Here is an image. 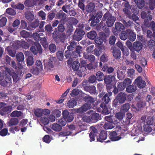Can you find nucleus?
I'll return each instance as SVG.
<instances>
[{
  "mask_svg": "<svg viewBox=\"0 0 155 155\" xmlns=\"http://www.w3.org/2000/svg\"><path fill=\"white\" fill-rule=\"evenodd\" d=\"M116 19V18L112 16L109 12H107L104 15L102 18L104 21L106 20L107 25L108 27H111L113 25Z\"/></svg>",
  "mask_w": 155,
  "mask_h": 155,
  "instance_id": "nucleus-1",
  "label": "nucleus"
},
{
  "mask_svg": "<svg viewBox=\"0 0 155 155\" xmlns=\"http://www.w3.org/2000/svg\"><path fill=\"white\" fill-rule=\"evenodd\" d=\"M30 50L35 55L38 53L41 54L42 53V49L41 45L38 42H35L30 47Z\"/></svg>",
  "mask_w": 155,
  "mask_h": 155,
  "instance_id": "nucleus-2",
  "label": "nucleus"
},
{
  "mask_svg": "<svg viewBox=\"0 0 155 155\" xmlns=\"http://www.w3.org/2000/svg\"><path fill=\"white\" fill-rule=\"evenodd\" d=\"M4 80L0 82L1 85L4 87H9L12 85V80L11 75L7 74L5 75Z\"/></svg>",
  "mask_w": 155,
  "mask_h": 155,
  "instance_id": "nucleus-3",
  "label": "nucleus"
},
{
  "mask_svg": "<svg viewBox=\"0 0 155 155\" xmlns=\"http://www.w3.org/2000/svg\"><path fill=\"white\" fill-rule=\"evenodd\" d=\"M82 86L85 91L91 95H95L97 93L96 87L94 85L83 84Z\"/></svg>",
  "mask_w": 155,
  "mask_h": 155,
  "instance_id": "nucleus-4",
  "label": "nucleus"
},
{
  "mask_svg": "<svg viewBox=\"0 0 155 155\" xmlns=\"http://www.w3.org/2000/svg\"><path fill=\"white\" fill-rule=\"evenodd\" d=\"M62 115L63 118L68 122H71L74 118L73 114L71 112H69L67 110L63 111Z\"/></svg>",
  "mask_w": 155,
  "mask_h": 155,
  "instance_id": "nucleus-5",
  "label": "nucleus"
},
{
  "mask_svg": "<svg viewBox=\"0 0 155 155\" xmlns=\"http://www.w3.org/2000/svg\"><path fill=\"white\" fill-rule=\"evenodd\" d=\"M85 34L83 33V31H75L74 34L72 36V39L73 41H79L82 39L83 36Z\"/></svg>",
  "mask_w": 155,
  "mask_h": 155,
  "instance_id": "nucleus-6",
  "label": "nucleus"
},
{
  "mask_svg": "<svg viewBox=\"0 0 155 155\" xmlns=\"http://www.w3.org/2000/svg\"><path fill=\"white\" fill-rule=\"evenodd\" d=\"M107 93H106L102 97L101 104H107L110 101L111 99L110 97L112 95V93L109 91H107Z\"/></svg>",
  "mask_w": 155,
  "mask_h": 155,
  "instance_id": "nucleus-7",
  "label": "nucleus"
},
{
  "mask_svg": "<svg viewBox=\"0 0 155 155\" xmlns=\"http://www.w3.org/2000/svg\"><path fill=\"white\" fill-rule=\"evenodd\" d=\"M134 84H136L137 86L140 88H143L146 85L145 81L142 80L140 76L138 77L135 80Z\"/></svg>",
  "mask_w": 155,
  "mask_h": 155,
  "instance_id": "nucleus-8",
  "label": "nucleus"
},
{
  "mask_svg": "<svg viewBox=\"0 0 155 155\" xmlns=\"http://www.w3.org/2000/svg\"><path fill=\"white\" fill-rule=\"evenodd\" d=\"M117 122L116 120H114V121H108L106 122L104 125V127L105 129H112L117 127Z\"/></svg>",
  "mask_w": 155,
  "mask_h": 155,
  "instance_id": "nucleus-9",
  "label": "nucleus"
},
{
  "mask_svg": "<svg viewBox=\"0 0 155 155\" xmlns=\"http://www.w3.org/2000/svg\"><path fill=\"white\" fill-rule=\"evenodd\" d=\"M151 12L150 11H142L141 13V17L142 18L145 19L147 21H151L152 19V16L150 15Z\"/></svg>",
  "mask_w": 155,
  "mask_h": 155,
  "instance_id": "nucleus-10",
  "label": "nucleus"
},
{
  "mask_svg": "<svg viewBox=\"0 0 155 155\" xmlns=\"http://www.w3.org/2000/svg\"><path fill=\"white\" fill-rule=\"evenodd\" d=\"M90 108L91 106L90 104L85 103L80 107L76 109V111L77 113L82 114L87 111Z\"/></svg>",
  "mask_w": 155,
  "mask_h": 155,
  "instance_id": "nucleus-11",
  "label": "nucleus"
},
{
  "mask_svg": "<svg viewBox=\"0 0 155 155\" xmlns=\"http://www.w3.org/2000/svg\"><path fill=\"white\" fill-rule=\"evenodd\" d=\"M115 29L113 33L115 35H117L119 32L123 30L124 28V25L120 22H116L115 24Z\"/></svg>",
  "mask_w": 155,
  "mask_h": 155,
  "instance_id": "nucleus-12",
  "label": "nucleus"
},
{
  "mask_svg": "<svg viewBox=\"0 0 155 155\" xmlns=\"http://www.w3.org/2000/svg\"><path fill=\"white\" fill-rule=\"evenodd\" d=\"M127 94L125 93L120 92L118 94L116 98L120 103L123 104L127 100Z\"/></svg>",
  "mask_w": 155,
  "mask_h": 155,
  "instance_id": "nucleus-13",
  "label": "nucleus"
},
{
  "mask_svg": "<svg viewBox=\"0 0 155 155\" xmlns=\"http://www.w3.org/2000/svg\"><path fill=\"white\" fill-rule=\"evenodd\" d=\"M89 19L88 21H91V26L92 27H94L99 23L100 20L99 19H96L95 16L93 14H91L89 15Z\"/></svg>",
  "mask_w": 155,
  "mask_h": 155,
  "instance_id": "nucleus-14",
  "label": "nucleus"
},
{
  "mask_svg": "<svg viewBox=\"0 0 155 155\" xmlns=\"http://www.w3.org/2000/svg\"><path fill=\"white\" fill-rule=\"evenodd\" d=\"M12 110V107L11 106H5L0 109V115L4 116L6 114L11 112Z\"/></svg>",
  "mask_w": 155,
  "mask_h": 155,
  "instance_id": "nucleus-15",
  "label": "nucleus"
},
{
  "mask_svg": "<svg viewBox=\"0 0 155 155\" xmlns=\"http://www.w3.org/2000/svg\"><path fill=\"white\" fill-rule=\"evenodd\" d=\"M16 44V46L17 48L22 47L23 48L27 49L29 48V44L24 41H22L21 42L18 41Z\"/></svg>",
  "mask_w": 155,
  "mask_h": 155,
  "instance_id": "nucleus-16",
  "label": "nucleus"
},
{
  "mask_svg": "<svg viewBox=\"0 0 155 155\" xmlns=\"http://www.w3.org/2000/svg\"><path fill=\"white\" fill-rule=\"evenodd\" d=\"M143 47L142 43L139 41H136L133 43V51L139 52L140 51Z\"/></svg>",
  "mask_w": 155,
  "mask_h": 155,
  "instance_id": "nucleus-17",
  "label": "nucleus"
},
{
  "mask_svg": "<svg viewBox=\"0 0 155 155\" xmlns=\"http://www.w3.org/2000/svg\"><path fill=\"white\" fill-rule=\"evenodd\" d=\"M128 33V39L131 41H134L136 39V34L131 30L128 29L126 30Z\"/></svg>",
  "mask_w": 155,
  "mask_h": 155,
  "instance_id": "nucleus-18",
  "label": "nucleus"
},
{
  "mask_svg": "<svg viewBox=\"0 0 155 155\" xmlns=\"http://www.w3.org/2000/svg\"><path fill=\"white\" fill-rule=\"evenodd\" d=\"M143 24L147 27L150 28L153 31L155 30V23L153 21L149 22V21L144 20Z\"/></svg>",
  "mask_w": 155,
  "mask_h": 155,
  "instance_id": "nucleus-19",
  "label": "nucleus"
},
{
  "mask_svg": "<svg viewBox=\"0 0 155 155\" xmlns=\"http://www.w3.org/2000/svg\"><path fill=\"white\" fill-rule=\"evenodd\" d=\"M100 111L99 112H101L103 114H107L110 113L108 110L107 106L105 104H101L100 105Z\"/></svg>",
  "mask_w": 155,
  "mask_h": 155,
  "instance_id": "nucleus-20",
  "label": "nucleus"
},
{
  "mask_svg": "<svg viewBox=\"0 0 155 155\" xmlns=\"http://www.w3.org/2000/svg\"><path fill=\"white\" fill-rule=\"evenodd\" d=\"M24 4L26 7L31 8L33 7L37 3L36 1L35 0H25Z\"/></svg>",
  "mask_w": 155,
  "mask_h": 155,
  "instance_id": "nucleus-21",
  "label": "nucleus"
},
{
  "mask_svg": "<svg viewBox=\"0 0 155 155\" xmlns=\"http://www.w3.org/2000/svg\"><path fill=\"white\" fill-rule=\"evenodd\" d=\"M115 79L114 75H106L105 76L104 80L106 84H111L113 80Z\"/></svg>",
  "mask_w": 155,
  "mask_h": 155,
  "instance_id": "nucleus-22",
  "label": "nucleus"
},
{
  "mask_svg": "<svg viewBox=\"0 0 155 155\" xmlns=\"http://www.w3.org/2000/svg\"><path fill=\"white\" fill-rule=\"evenodd\" d=\"M113 54L116 59H120L121 57V51L120 49L115 48L113 50Z\"/></svg>",
  "mask_w": 155,
  "mask_h": 155,
  "instance_id": "nucleus-23",
  "label": "nucleus"
},
{
  "mask_svg": "<svg viewBox=\"0 0 155 155\" xmlns=\"http://www.w3.org/2000/svg\"><path fill=\"white\" fill-rule=\"evenodd\" d=\"M45 69L47 70H49L54 67L53 61L51 59L48 60L47 61L44 63Z\"/></svg>",
  "mask_w": 155,
  "mask_h": 155,
  "instance_id": "nucleus-24",
  "label": "nucleus"
},
{
  "mask_svg": "<svg viewBox=\"0 0 155 155\" xmlns=\"http://www.w3.org/2000/svg\"><path fill=\"white\" fill-rule=\"evenodd\" d=\"M83 99L84 101L86 102L87 104H89L90 105L93 104L95 101L94 98L89 95L84 96Z\"/></svg>",
  "mask_w": 155,
  "mask_h": 155,
  "instance_id": "nucleus-25",
  "label": "nucleus"
},
{
  "mask_svg": "<svg viewBox=\"0 0 155 155\" xmlns=\"http://www.w3.org/2000/svg\"><path fill=\"white\" fill-rule=\"evenodd\" d=\"M55 16L57 19L64 20L66 18V15L63 12L62 10H60L56 14H55Z\"/></svg>",
  "mask_w": 155,
  "mask_h": 155,
  "instance_id": "nucleus-26",
  "label": "nucleus"
},
{
  "mask_svg": "<svg viewBox=\"0 0 155 155\" xmlns=\"http://www.w3.org/2000/svg\"><path fill=\"white\" fill-rule=\"evenodd\" d=\"M91 116L92 123L96 122L100 119V117L99 114L93 113Z\"/></svg>",
  "mask_w": 155,
  "mask_h": 155,
  "instance_id": "nucleus-27",
  "label": "nucleus"
},
{
  "mask_svg": "<svg viewBox=\"0 0 155 155\" xmlns=\"http://www.w3.org/2000/svg\"><path fill=\"white\" fill-rule=\"evenodd\" d=\"M95 8V5L92 2H90L87 4L85 8V10L88 13L92 12Z\"/></svg>",
  "mask_w": 155,
  "mask_h": 155,
  "instance_id": "nucleus-28",
  "label": "nucleus"
},
{
  "mask_svg": "<svg viewBox=\"0 0 155 155\" xmlns=\"http://www.w3.org/2000/svg\"><path fill=\"white\" fill-rule=\"evenodd\" d=\"M77 105V102L74 99H71L67 103V106L69 108L74 107Z\"/></svg>",
  "mask_w": 155,
  "mask_h": 155,
  "instance_id": "nucleus-29",
  "label": "nucleus"
},
{
  "mask_svg": "<svg viewBox=\"0 0 155 155\" xmlns=\"http://www.w3.org/2000/svg\"><path fill=\"white\" fill-rule=\"evenodd\" d=\"M77 46V42L73 40L70 42V45L68 46L67 48L68 50L73 51Z\"/></svg>",
  "mask_w": 155,
  "mask_h": 155,
  "instance_id": "nucleus-30",
  "label": "nucleus"
},
{
  "mask_svg": "<svg viewBox=\"0 0 155 155\" xmlns=\"http://www.w3.org/2000/svg\"><path fill=\"white\" fill-rule=\"evenodd\" d=\"M18 119L15 118H12L8 122L7 124L9 126L16 125L18 124Z\"/></svg>",
  "mask_w": 155,
  "mask_h": 155,
  "instance_id": "nucleus-31",
  "label": "nucleus"
},
{
  "mask_svg": "<svg viewBox=\"0 0 155 155\" xmlns=\"http://www.w3.org/2000/svg\"><path fill=\"white\" fill-rule=\"evenodd\" d=\"M97 35V33L94 31H91L88 32L87 34V37L91 40H94L95 39Z\"/></svg>",
  "mask_w": 155,
  "mask_h": 155,
  "instance_id": "nucleus-32",
  "label": "nucleus"
},
{
  "mask_svg": "<svg viewBox=\"0 0 155 155\" xmlns=\"http://www.w3.org/2000/svg\"><path fill=\"white\" fill-rule=\"evenodd\" d=\"M39 41L43 47L45 48H47L48 47V43L46 37L41 38L40 39Z\"/></svg>",
  "mask_w": 155,
  "mask_h": 155,
  "instance_id": "nucleus-33",
  "label": "nucleus"
},
{
  "mask_svg": "<svg viewBox=\"0 0 155 155\" xmlns=\"http://www.w3.org/2000/svg\"><path fill=\"white\" fill-rule=\"evenodd\" d=\"M134 2L136 3V5L138 8H142L145 5L144 0H134Z\"/></svg>",
  "mask_w": 155,
  "mask_h": 155,
  "instance_id": "nucleus-34",
  "label": "nucleus"
},
{
  "mask_svg": "<svg viewBox=\"0 0 155 155\" xmlns=\"http://www.w3.org/2000/svg\"><path fill=\"white\" fill-rule=\"evenodd\" d=\"M137 89V87L133 84L127 86L126 88V91L129 93H132L135 91Z\"/></svg>",
  "mask_w": 155,
  "mask_h": 155,
  "instance_id": "nucleus-35",
  "label": "nucleus"
},
{
  "mask_svg": "<svg viewBox=\"0 0 155 155\" xmlns=\"http://www.w3.org/2000/svg\"><path fill=\"white\" fill-rule=\"evenodd\" d=\"M95 76L97 80L99 81H103L105 77L103 73L100 71H98L96 73Z\"/></svg>",
  "mask_w": 155,
  "mask_h": 155,
  "instance_id": "nucleus-36",
  "label": "nucleus"
},
{
  "mask_svg": "<svg viewBox=\"0 0 155 155\" xmlns=\"http://www.w3.org/2000/svg\"><path fill=\"white\" fill-rule=\"evenodd\" d=\"M5 51H7L8 54L12 57H14L15 56L16 51L12 49L10 46L6 47L5 49Z\"/></svg>",
  "mask_w": 155,
  "mask_h": 155,
  "instance_id": "nucleus-37",
  "label": "nucleus"
},
{
  "mask_svg": "<svg viewBox=\"0 0 155 155\" xmlns=\"http://www.w3.org/2000/svg\"><path fill=\"white\" fill-rule=\"evenodd\" d=\"M90 131L89 136H97L98 134L97 129L93 126L90 127Z\"/></svg>",
  "mask_w": 155,
  "mask_h": 155,
  "instance_id": "nucleus-38",
  "label": "nucleus"
},
{
  "mask_svg": "<svg viewBox=\"0 0 155 155\" xmlns=\"http://www.w3.org/2000/svg\"><path fill=\"white\" fill-rule=\"evenodd\" d=\"M16 57L17 60L19 62H23L25 58L24 54L21 52L18 53L16 55Z\"/></svg>",
  "mask_w": 155,
  "mask_h": 155,
  "instance_id": "nucleus-39",
  "label": "nucleus"
},
{
  "mask_svg": "<svg viewBox=\"0 0 155 155\" xmlns=\"http://www.w3.org/2000/svg\"><path fill=\"white\" fill-rule=\"evenodd\" d=\"M120 39L123 40H126L128 38V33L125 31H122L120 34Z\"/></svg>",
  "mask_w": 155,
  "mask_h": 155,
  "instance_id": "nucleus-40",
  "label": "nucleus"
},
{
  "mask_svg": "<svg viewBox=\"0 0 155 155\" xmlns=\"http://www.w3.org/2000/svg\"><path fill=\"white\" fill-rule=\"evenodd\" d=\"M72 68L74 71H77L79 69L80 64L77 61H73L72 65Z\"/></svg>",
  "mask_w": 155,
  "mask_h": 155,
  "instance_id": "nucleus-41",
  "label": "nucleus"
},
{
  "mask_svg": "<svg viewBox=\"0 0 155 155\" xmlns=\"http://www.w3.org/2000/svg\"><path fill=\"white\" fill-rule=\"evenodd\" d=\"M26 18L29 21H31L34 19V15L31 12H27L25 13Z\"/></svg>",
  "mask_w": 155,
  "mask_h": 155,
  "instance_id": "nucleus-42",
  "label": "nucleus"
},
{
  "mask_svg": "<svg viewBox=\"0 0 155 155\" xmlns=\"http://www.w3.org/2000/svg\"><path fill=\"white\" fill-rule=\"evenodd\" d=\"M117 77L119 80H122L125 77V72L118 70L117 72Z\"/></svg>",
  "mask_w": 155,
  "mask_h": 155,
  "instance_id": "nucleus-43",
  "label": "nucleus"
},
{
  "mask_svg": "<svg viewBox=\"0 0 155 155\" xmlns=\"http://www.w3.org/2000/svg\"><path fill=\"white\" fill-rule=\"evenodd\" d=\"M27 65L28 66L32 65L34 63L33 58L31 56H28L27 58H26Z\"/></svg>",
  "mask_w": 155,
  "mask_h": 155,
  "instance_id": "nucleus-44",
  "label": "nucleus"
},
{
  "mask_svg": "<svg viewBox=\"0 0 155 155\" xmlns=\"http://www.w3.org/2000/svg\"><path fill=\"white\" fill-rule=\"evenodd\" d=\"M51 128L52 129L57 131H60L62 129L61 126L59 124L54 123L52 125Z\"/></svg>",
  "mask_w": 155,
  "mask_h": 155,
  "instance_id": "nucleus-45",
  "label": "nucleus"
},
{
  "mask_svg": "<svg viewBox=\"0 0 155 155\" xmlns=\"http://www.w3.org/2000/svg\"><path fill=\"white\" fill-rule=\"evenodd\" d=\"M130 104L128 103H126L123 104L121 107V110L124 112H127L130 108Z\"/></svg>",
  "mask_w": 155,
  "mask_h": 155,
  "instance_id": "nucleus-46",
  "label": "nucleus"
},
{
  "mask_svg": "<svg viewBox=\"0 0 155 155\" xmlns=\"http://www.w3.org/2000/svg\"><path fill=\"white\" fill-rule=\"evenodd\" d=\"M143 130L146 132V134H148L152 130V128L150 125L145 124L143 126Z\"/></svg>",
  "mask_w": 155,
  "mask_h": 155,
  "instance_id": "nucleus-47",
  "label": "nucleus"
},
{
  "mask_svg": "<svg viewBox=\"0 0 155 155\" xmlns=\"http://www.w3.org/2000/svg\"><path fill=\"white\" fill-rule=\"evenodd\" d=\"M110 35L109 33H104L102 32L100 33L99 36L104 41H106L107 38L109 37Z\"/></svg>",
  "mask_w": 155,
  "mask_h": 155,
  "instance_id": "nucleus-48",
  "label": "nucleus"
},
{
  "mask_svg": "<svg viewBox=\"0 0 155 155\" xmlns=\"http://www.w3.org/2000/svg\"><path fill=\"white\" fill-rule=\"evenodd\" d=\"M73 31V27L72 25H70L67 26L66 32L67 35H71Z\"/></svg>",
  "mask_w": 155,
  "mask_h": 155,
  "instance_id": "nucleus-49",
  "label": "nucleus"
},
{
  "mask_svg": "<svg viewBox=\"0 0 155 155\" xmlns=\"http://www.w3.org/2000/svg\"><path fill=\"white\" fill-rule=\"evenodd\" d=\"M22 113L21 111L15 110L13 111L11 114L10 116L11 117H18L21 116Z\"/></svg>",
  "mask_w": 155,
  "mask_h": 155,
  "instance_id": "nucleus-50",
  "label": "nucleus"
},
{
  "mask_svg": "<svg viewBox=\"0 0 155 155\" xmlns=\"http://www.w3.org/2000/svg\"><path fill=\"white\" fill-rule=\"evenodd\" d=\"M34 113L37 117H40L42 115L43 111L40 109L37 108L35 110Z\"/></svg>",
  "mask_w": 155,
  "mask_h": 155,
  "instance_id": "nucleus-51",
  "label": "nucleus"
},
{
  "mask_svg": "<svg viewBox=\"0 0 155 155\" xmlns=\"http://www.w3.org/2000/svg\"><path fill=\"white\" fill-rule=\"evenodd\" d=\"M148 47L150 50H153L155 49V41L151 39L148 41Z\"/></svg>",
  "mask_w": 155,
  "mask_h": 155,
  "instance_id": "nucleus-52",
  "label": "nucleus"
},
{
  "mask_svg": "<svg viewBox=\"0 0 155 155\" xmlns=\"http://www.w3.org/2000/svg\"><path fill=\"white\" fill-rule=\"evenodd\" d=\"M20 34L22 37L25 38H27L30 36V33L25 30H22L21 31Z\"/></svg>",
  "mask_w": 155,
  "mask_h": 155,
  "instance_id": "nucleus-53",
  "label": "nucleus"
},
{
  "mask_svg": "<svg viewBox=\"0 0 155 155\" xmlns=\"http://www.w3.org/2000/svg\"><path fill=\"white\" fill-rule=\"evenodd\" d=\"M130 9L125 8H124L123 9V12L126 16L127 18H130V16L132 14L130 10Z\"/></svg>",
  "mask_w": 155,
  "mask_h": 155,
  "instance_id": "nucleus-54",
  "label": "nucleus"
},
{
  "mask_svg": "<svg viewBox=\"0 0 155 155\" xmlns=\"http://www.w3.org/2000/svg\"><path fill=\"white\" fill-rule=\"evenodd\" d=\"M7 14L11 15H15L16 14V12L15 10L11 8H8L6 10Z\"/></svg>",
  "mask_w": 155,
  "mask_h": 155,
  "instance_id": "nucleus-55",
  "label": "nucleus"
},
{
  "mask_svg": "<svg viewBox=\"0 0 155 155\" xmlns=\"http://www.w3.org/2000/svg\"><path fill=\"white\" fill-rule=\"evenodd\" d=\"M72 7L70 4L65 5L62 7V9L66 13H68V11L70 10L71 8L72 9Z\"/></svg>",
  "mask_w": 155,
  "mask_h": 155,
  "instance_id": "nucleus-56",
  "label": "nucleus"
},
{
  "mask_svg": "<svg viewBox=\"0 0 155 155\" xmlns=\"http://www.w3.org/2000/svg\"><path fill=\"white\" fill-rule=\"evenodd\" d=\"M56 56L58 59L60 61H62L64 58V54L61 51H58L56 53Z\"/></svg>",
  "mask_w": 155,
  "mask_h": 155,
  "instance_id": "nucleus-57",
  "label": "nucleus"
},
{
  "mask_svg": "<svg viewBox=\"0 0 155 155\" xmlns=\"http://www.w3.org/2000/svg\"><path fill=\"white\" fill-rule=\"evenodd\" d=\"M5 70L3 71V73H5V75H6V73H8L10 75H12L13 72H15L13 70L7 67H5Z\"/></svg>",
  "mask_w": 155,
  "mask_h": 155,
  "instance_id": "nucleus-58",
  "label": "nucleus"
},
{
  "mask_svg": "<svg viewBox=\"0 0 155 155\" xmlns=\"http://www.w3.org/2000/svg\"><path fill=\"white\" fill-rule=\"evenodd\" d=\"M40 120L41 124L44 125H47L49 123L48 118L46 117H41Z\"/></svg>",
  "mask_w": 155,
  "mask_h": 155,
  "instance_id": "nucleus-59",
  "label": "nucleus"
},
{
  "mask_svg": "<svg viewBox=\"0 0 155 155\" xmlns=\"http://www.w3.org/2000/svg\"><path fill=\"white\" fill-rule=\"evenodd\" d=\"M108 60V57L105 53L100 58V61L104 63L107 62Z\"/></svg>",
  "mask_w": 155,
  "mask_h": 155,
  "instance_id": "nucleus-60",
  "label": "nucleus"
},
{
  "mask_svg": "<svg viewBox=\"0 0 155 155\" xmlns=\"http://www.w3.org/2000/svg\"><path fill=\"white\" fill-rule=\"evenodd\" d=\"M49 49L50 51L52 53L55 52L56 50V46L54 44H51L49 46Z\"/></svg>",
  "mask_w": 155,
  "mask_h": 155,
  "instance_id": "nucleus-61",
  "label": "nucleus"
},
{
  "mask_svg": "<svg viewBox=\"0 0 155 155\" xmlns=\"http://www.w3.org/2000/svg\"><path fill=\"white\" fill-rule=\"evenodd\" d=\"M103 40L100 37H97L95 40V42L96 45L99 46L103 43Z\"/></svg>",
  "mask_w": 155,
  "mask_h": 155,
  "instance_id": "nucleus-62",
  "label": "nucleus"
},
{
  "mask_svg": "<svg viewBox=\"0 0 155 155\" xmlns=\"http://www.w3.org/2000/svg\"><path fill=\"white\" fill-rule=\"evenodd\" d=\"M35 64L36 66V67L39 69L40 71L43 70V66L41 61L38 60H37Z\"/></svg>",
  "mask_w": 155,
  "mask_h": 155,
  "instance_id": "nucleus-63",
  "label": "nucleus"
},
{
  "mask_svg": "<svg viewBox=\"0 0 155 155\" xmlns=\"http://www.w3.org/2000/svg\"><path fill=\"white\" fill-rule=\"evenodd\" d=\"M124 117V114L121 112H119L115 114V117L119 120H121Z\"/></svg>",
  "mask_w": 155,
  "mask_h": 155,
  "instance_id": "nucleus-64",
  "label": "nucleus"
}]
</instances>
